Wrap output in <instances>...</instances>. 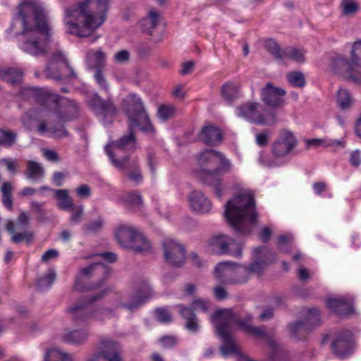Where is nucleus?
Instances as JSON below:
<instances>
[{"label":"nucleus","mask_w":361,"mask_h":361,"mask_svg":"<svg viewBox=\"0 0 361 361\" xmlns=\"http://www.w3.org/2000/svg\"><path fill=\"white\" fill-rule=\"evenodd\" d=\"M16 20L23 27L21 49L34 56L45 54L51 33L42 4L37 0L24 1L18 6Z\"/></svg>","instance_id":"f257e3e1"},{"label":"nucleus","mask_w":361,"mask_h":361,"mask_svg":"<svg viewBox=\"0 0 361 361\" xmlns=\"http://www.w3.org/2000/svg\"><path fill=\"white\" fill-rule=\"evenodd\" d=\"M109 0H83L66 10V32L81 37H88L106 20Z\"/></svg>","instance_id":"f03ea898"},{"label":"nucleus","mask_w":361,"mask_h":361,"mask_svg":"<svg viewBox=\"0 0 361 361\" xmlns=\"http://www.w3.org/2000/svg\"><path fill=\"white\" fill-rule=\"evenodd\" d=\"M224 214L237 235L250 234L259 219L254 195L251 191H240L225 204Z\"/></svg>","instance_id":"7ed1b4c3"},{"label":"nucleus","mask_w":361,"mask_h":361,"mask_svg":"<svg viewBox=\"0 0 361 361\" xmlns=\"http://www.w3.org/2000/svg\"><path fill=\"white\" fill-rule=\"evenodd\" d=\"M198 163L201 167L198 175L200 180L203 184L212 187L215 195L221 198L223 180L221 176L231 171V161L221 152L211 149L200 154Z\"/></svg>","instance_id":"20e7f679"},{"label":"nucleus","mask_w":361,"mask_h":361,"mask_svg":"<svg viewBox=\"0 0 361 361\" xmlns=\"http://www.w3.org/2000/svg\"><path fill=\"white\" fill-rule=\"evenodd\" d=\"M110 274V268L102 262H96L80 270L73 289L78 292L91 291L104 283Z\"/></svg>","instance_id":"39448f33"},{"label":"nucleus","mask_w":361,"mask_h":361,"mask_svg":"<svg viewBox=\"0 0 361 361\" xmlns=\"http://www.w3.org/2000/svg\"><path fill=\"white\" fill-rule=\"evenodd\" d=\"M130 128L128 124V133L120 139L113 142L111 145L105 146L106 153L108 154L111 163L119 169H123L128 162L130 154L137 148V140L135 128Z\"/></svg>","instance_id":"423d86ee"},{"label":"nucleus","mask_w":361,"mask_h":361,"mask_svg":"<svg viewBox=\"0 0 361 361\" xmlns=\"http://www.w3.org/2000/svg\"><path fill=\"white\" fill-rule=\"evenodd\" d=\"M122 109L128 117L130 128L140 126L144 133H154V128L149 119L143 102L135 93L127 95L122 102Z\"/></svg>","instance_id":"0eeeda50"},{"label":"nucleus","mask_w":361,"mask_h":361,"mask_svg":"<svg viewBox=\"0 0 361 361\" xmlns=\"http://www.w3.org/2000/svg\"><path fill=\"white\" fill-rule=\"evenodd\" d=\"M44 73L47 78L56 81H72L77 78V74L68 59L60 51L51 54Z\"/></svg>","instance_id":"6e6552de"},{"label":"nucleus","mask_w":361,"mask_h":361,"mask_svg":"<svg viewBox=\"0 0 361 361\" xmlns=\"http://www.w3.org/2000/svg\"><path fill=\"white\" fill-rule=\"evenodd\" d=\"M214 276L225 285L243 284L250 279L245 266L230 261L219 262L215 267Z\"/></svg>","instance_id":"1a4fd4ad"},{"label":"nucleus","mask_w":361,"mask_h":361,"mask_svg":"<svg viewBox=\"0 0 361 361\" xmlns=\"http://www.w3.org/2000/svg\"><path fill=\"white\" fill-rule=\"evenodd\" d=\"M236 114L255 124L272 126L276 123L275 113L257 102H248L238 106Z\"/></svg>","instance_id":"9d476101"},{"label":"nucleus","mask_w":361,"mask_h":361,"mask_svg":"<svg viewBox=\"0 0 361 361\" xmlns=\"http://www.w3.org/2000/svg\"><path fill=\"white\" fill-rule=\"evenodd\" d=\"M212 302L208 300L196 298L190 304V307L183 305H178L179 313L185 320V328L191 333H197L200 329L199 319L195 313V310H201L207 313L212 308Z\"/></svg>","instance_id":"9b49d317"},{"label":"nucleus","mask_w":361,"mask_h":361,"mask_svg":"<svg viewBox=\"0 0 361 361\" xmlns=\"http://www.w3.org/2000/svg\"><path fill=\"white\" fill-rule=\"evenodd\" d=\"M211 322L214 323L219 326H224V328L232 332L233 325L238 326L243 331L247 332L250 325L252 319L251 315H247L245 318H240L238 315L229 309H221L216 310L210 317Z\"/></svg>","instance_id":"f8f14e48"},{"label":"nucleus","mask_w":361,"mask_h":361,"mask_svg":"<svg viewBox=\"0 0 361 361\" xmlns=\"http://www.w3.org/2000/svg\"><path fill=\"white\" fill-rule=\"evenodd\" d=\"M320 324L319 310L315 307L308 310L307 315L304 319L295 321L289 324L288 327L292 337L298 340L305 339L315 326Z\"/></svg>","instance_id":"ddd939ff"},{"label":"nucleus","mask_w":361,"mask_h":361,"mask_svg":"<svg viewBox=\"0 0 361 361\" xmlns=\"http://www.w3.org/2000/svg\"><path fill=\"white\" fill-rule=\"evenodd\" d=\"M208 245L210 250L216 255H228L238 258L242 256L243 245L227 235H214L209 239Z\"/></svg>","instance_id":"4468645a"},{"label":"nucleus","mask_w":361,"mask_h":361,"mask_svg":"<svg viewBox=\"0 0 361 361\" xmlns=\"http://www.w3.org/2000/svg\"><path fill=\"white\" fill-rule=\"evenodd\" d=\"M109 291V289H104L94 295L84 297L78 301V304L70 307L67 312L71 314L74 322L78 324L85 322L93 315V311L90 305L105 297Z\"/></svg>","instance_id":"2eb2a0df"},{"label":"nucleus","mask_w":361,"mask_h":361,"mask_svg":"<svg viewBox=\"0 0 361 361\" xmlns=\"http://www.w3.org/2000/svg\"><path fill=\"white\" fill-rule=\"evenodd\" d=\"M90 108L101 117L104 123H111L117 114V109L111 99H103L98 94H94L88 102Z\"/></svg>","instance_id":"dca6fc26"},{"label":"nucleus","mask_w":361,"mask_h":361,"mask_svg":"<svg viewBox=\"0 0 361 361\" xmlns=\"http://www.w3.org/2000/svg\"><path fill=\"white\" fill-rule=\"evenodd\" d=\"M101 348L97 354L87 361H123L121 349L118 342L104 338L100 341Z\"/></svg>","instance_id":"f3484780"},{"label":"nucleus","mask_w":361,"mask_h":361,"mask_svg":"<svg viewBox=\"0 0 361 361\" xmlns=\"http://www.w3.org/2000/svg\"><path fill=\"white\" fill-rule=\"evenodd\" d=\"M165 260L174 267H181L185 261V250L183 245L173 240L163 241Z\"/></svg>","instance_id":"a211bd4d"},{"label":"nucleus","mask_w":361,"mask_h":361,"mask_svg":"<svg viewBox=\"0 0 361 361\" xmlns=\"http://www.w3.org/2000/svg\"><path fill=\"white\" fill-rule=\"evenodd\" d=\"M297 139L290 131L283 130L272 145V154L276 158L287 155L297 145Z\"/></svg>","instance_id":"6ab92c4d"},{"label":"nucleus","mask_w":361,"mask_h":361,"mask_svg":"<svg viewBox=\"0 0 361 361\" xmlns=\"http://www.w3.org/2000/svg\"><path fill=\"white\" fill-rule=\"evenodd\" d=\"M353 334L349 330L340 331L331 343V349L334 355L344 358L352 353Z\"/></svg>","instance_id":"aec40b11"},{"label":"nucleus","mask_w":361,"mask_h":361,"mask_svg":"<svg viewBox=\"0 0 361 361\" xmlns=\"http://www.w3.org/2000/svg\"><path fill=\"white\" fill-rule=\"evenodd\" d=\"M334 71L347 80L355 83L361 84V72L355 71L345 58L340 56L333 60L331 64Z\"/></svg>","instance_id":"412c9836"},{"label":"nucleus","mask_w":361,"mask_h":361,"mask_svg":"<svg viewBox=\"0 0 361 361\" xmlns=\"http://www.w3.org/2000/svg\"><path fill=\"white\" fill-rule=\"evenodd\" d=\"M56 116L59 121L66 123L80 116V106L73 100L62 98L57 102Z\"/></svg>","instance_id":"4be33fe9"},{"label":"nucleus","mask_w":361,"mask_h":361,"mask_svg":"<svg viewBox=\"0 0 361 361\" xmlns=\"http://www.w3.org/2000/svg\"><path fill=\"white\" fill-rule=\"evenodd\" d=\"M285 90L275 87L272 83L268 82L261 89V99L267 106L279 107L283 104V97L286 95Z\"/></svg>","instance_id":"5701e85b"},{"label":"nucleus","mask_w":361,"mask_h":361,"mask_svg":"<svg viewBox=\"0 0 361 361\" xmlns=\"http://www.w3.org/2000/svg\"><path fill=\"white\" fill-rule=\"evenodd\" d=\"M153 295L152 289L147 281H143L137 292L131 296L130 300L121 302L119 306L130 312L138 309L142 304Z\"/></svg>","instance_id":"b1692460"},{"label":"nucleus","mask_w":361,"mask_h":361,"mask_svg":"<svg viewBox=\"0 0 361 361\" xmlns=\"http://www.w3.org/2000/svg\"><path fill=\"white\" fill-rule=\"evenodd\" d=\"M267 251L266 247H255L253 250V262L246 267V269L248 271V275L250 276L251 274H260L262 273L263 270L265 268L266 264L269 261L272 262L275 260L274 255L269 252L272 256L271 259H264V253Z\"/></svg>","instance_id":"393cba45"},{"label":"nucleus","mask_w":361,"mask_h":361,"mask_svg":"<svg viewBox=\"0 0 361 361\" xmlns=\"http://www.w3.org/2000/svg\"><path fill=\"white\" fill-rule=\"evenodd\" d=\"M198 137L200 141L209 146H218L224 139L221 130L214 125L204 126Z\"/></svg>","instance_id":"a878e982"},{"label":"nucleus","mask_w":361,"mask_h":361,"mask_svg":"<svg viewBox=\"0 0 361 361\" xmlns=\"http://www.w3.org/2000/svg\"><path fill=\"white\" fill-rule=\"evenodd\" d=\"M190 207L193 211L200 214H207L212 209L210 200L200 190L192 191L188 196Z\"/></svg>","instance_id":"bb28decb"},{"label":"nucleus","mask_w":361,"mask_h":361,"mask_svg":"<svg viewBox=\"0 0 361 361\" xmlns=\"http://www.w3.org/2000/svg\"><path fill=\"white\" fill-rule=\"evenodd\" d=\"M326 304L332 312L340 316H348L354 312L351 300L345 298H329Z\"/></svg>","instance_id":"cd10ccee"},{"label":"nucleus","mask_w":361,"mask_h":361,"mask_svg":"<svg viewBox=\"0 0 361 361\" xmlns=\"http://www.w3.org/2000/svg\"><path fill=\"white\" fill-rule=\"evenodd\" d=\"M140 233L133 227L129 226H121L118 228L116 237L118 243L123 247L129 248L137 238Z\"/></svg>","instance_id":"c85d7f7f"},{"label":"nucleus","mask_w":361,"mask_h":361,"mask_svg":"<svg viewBox=\"0 0 361 361\" xmlns=\"http://www.w3.org/2000/svg\"><path fill=\"white\" fill-rule=\"evenodd\" d=\"M24 73L20 68H0V80L11 85H20L23 82Z\"/></svg>","instance_id":"c756f323"},{"label":"nucleus","mask_w":361,"mask_h":361,"mask_svg":"<svg viewBox=\"0 0 361 361\" xmlns=\"http://www.w3.org/2000/svg\"><path fill=\"white\" fill-rule=\"evenodd\" d=\"M161 16L154 9L149 11L148 14L140 21V26L142 30L151 35L154 30L160 22Z\"/></svg>","instance_id":"7c9ffc66"},{"label":"nucleus","mask_w":361,"mask_h":361,"mask_svg":"<svg viewBox=\"0 0 361 361\" xmlns=\"http://www.w3.org/2000/svg\"><path fill=\"white\" fill-rule=\"evenodd\" d=\"M25 175L28 180L39 181L44 178V170L37 162L35 161H28Z\"/></svg>","instance_id":"2f4dec72"},{"label":"nucleus","mask_w":361,"mask_h":361,"mask_svg":"<svg viewBox=\"0 0 361 361\" xmlns=\"http://www.w3.org/2000/svg\"><path fill=\"white\" fill-rule=\"evenodd\" d=\"M105 58L104 53L101 50L90 51L87 54V63L90 68L101 69L104 66Z\"/></svg>","instance_id":"473e14b6"},{"label":"nucleus","mask_w":361,"mask_h":361,"mask_svg":"<svg viewBox=\"0 0 361 361\" xmlns=\"http://www.w3.org/2000/svg\"><path fill=\"white\" fill-rule=\"evenodd\" d=\"M55 197L59 201L57 207L62 210H69L73 207V202L72 198L69 196L67 190H53Z\"/></svg>","instance_id":"72a5a7b5"},{"label":"nucleus","mask_w":361,"mask_h":361,"mask_svg":"<svg viewBox=\"0 0 361 361\" xmlns=\"http://www.w3.org/2000/svg\"><path fill=\"white\" fill-rule=\"evenodd\" d=\"M221 93L224 99L231 104L234 100L238 98V89L232 82L225 83L221 89Z\"/></svg>","instance_id":"f704fd0d"},{"label":"nucleus","mask_w":361,"mask_h":361,"mask_svg":"<svg viewBox=\"0 0 361 361\" xmlns=\"http://www.w3.org/2000/svg\"><path fill=\"white\" fill-rule=\"evenodd\" d=\"M88 334L85 331L75 330L66 334L63 341L74 345H80L87 338Z\"/></svg>","instance_id":"c9c22d12"},{"label":"nucleus","mask_w":361,"mask_h":361,"mask_svg":"<svg viewBox=\"0 0 361 361\" xmlns=\"http://www.w3.org/2000/svg\"><path fill=\"white\" fill-rule=\"evenodd\" d=\"M56 272L53 269H49L48 273L39 278L36 286L38 290L44 291L48 290L56 279Z\"/></svg>","instance_id":"e433bc0d"},{"label":"nucleus","mask_w":361,"mask_h":361,"mask_svg":"<svg viewBox=\"0 0 361 361\" xmlns=\"http://www.w3.org/2000/svg\"><path fill=\"white\" fill-rule=\"evenodd\" d=\"M45 361H73L72 355L63 353L57 348L47 351L44 356Z\"/></svg>","instance_id":"4c0bfd02"},{"label":"nucleus","mask_w":361,"mask_h":361,"mask_svg":"<svg viewBox=\"0 0 361 361\" xmlns=\"http://www.w3.org/2000/svg\"><path fill=\"white\" fill-rule=\"evenodd\" d=\"M129 248L133 249L136 253H143L150 250L151 244L147 239L140 233L136 241L135 240Z\"/></svg>","instance_id":"58836bf2"},{"label":"nucleus","mask_w":361,"mask_h":361,"mask_svg":"<svg viewBox=\"0 0 361 361\" xmlns=\"http://www.w3.org/2000/svg\"><path fill=\"white\" fill-rule=\"evenodd\" d=\"M265 49L276 60H283V51L280 46L272 39H267L264 43Z\"/></svg>","instance_id":"ea45409f"},{"label":"nucleus","mask_w":361,"mask_h":361,"mask_svg":"<svg viewBox=\"0 0 361 361\" xmlns=\"http://www.w3.org/2000/svg\"><path fill=\"white\" fill-rule=\"evenodd\" d=\"M283 60L290 59L297 62L302 63L305 61L303 53L293 47H288L283 49Z\"/></svg>","instance_id":"a19ab883"},{"label":"nucleus","mask_w":361,"mask_h":361,"mask_svg":"<svg viewBox=\"0 0 361 361\" xmlns=\"http://www.w3.org/2000/svg\"><path fill=\"white\" fill-rule=\"evenodd\" d=\"M288 82L295 87H303L305 85V78L300 71H291L287 74Z\"/></svg>","instance_id":"79ce46f5"},{"label":"nucleus","mask_w":361,"mask_h":361,"mask_svg":"<svg viewBox=\"0 0 361 361\" xmlns=\"http://www.w3.org/2000/svg\"><path fill=\"white\" fill-rule=\"evenodd\" d=\"M35 234L32 231H27L21 233H16L11 237V241L13 243L18 244L23 240L25 241L27 245H30L34 240Z\"/></svg>","instance_id":"37998d69"},{"label":"nucleus","mask_w":361,"mask_h":361,"mask_svg":"<svg viewBox=\"0 0 361 361\" xmlns=\"http://www.w3.org/2000/svg\"><path fill=\"white\" fill-rule=\"evenodd\" d=\"M64 123L59 121V119L56 118V121L49 126V131L57 138L67 137L68 136V133L65 128Z\"/></svg>","instance_id":"c03bdc74"},{"label":"nucleus","mask_w":361,"mask_h":361,"mask_svg":"<svg viewBox=\"0 0 361 361\" xmlns=\"http://www.w3.org/2000/svg\"><path fill=\"white\" fill-rule=\"evenodd\" d=\"M337 103L338 106L344 109L348 108L351 104V97L349 92L345 89H340L337 93Z\"/></svg>","instance_id":"a18cd8bd"},{"label":"nucleus","mask_w":361,"mask_h":361,"mask_svg":"<svg viewBox=\"0 0 361 361\" xmlns=\"http://www.w3.org/2000/svg\"><path fill=\"white\" fill-rule=\"evenodd\" d=\"M341 6L345 16L353 15L359 10V6L355 0H342Z\"/></svg>","instance_id":"49530a36"},{"label":"nucleus","mask_w":361,"mask_h":361,"mask_svg":"<svg viewBox=\"0 0 361 361\" xmlns=\"http://www.w3.org/2000/svg\"><path fill=\"white\" fill-rule=\"evenodd\" d=\"M350 60L353 65L361 68V40L354 42L352 47Z\"/></svg>","instance_id":"de8ad7c7"},{"label":"nucleus","mask_w":361,"mask_h":361,"mask_svg":"<svg viewBox=\"0 0 361 361\" xmlns=\"http://www.w3.org/2000/svg\"><path fill=\"white\" fill-rule=\"evenodd\" d=\"M306 145L307 147L314 146L317 147L319 145H324L325 147L333 146V145H343V142L341 140H332L327 141L326 139H319L314 138L311 140H307L306 141Z\"/></svg>","instance_id":"09e8293b"},{"label":"nucleus","mask_w":361,"mask_h":361,"mask_svg":"<svg viewBox=\"0 0 361 361\" xmlns=\"http://www.w3.org/2000/svg\"><path fill=\"white\" fill-rule=\"evenodd\" d=\"M175 113V108L170 105H161L158 109V116L163 121H166L171 118Z\"/></svg>","instance_id":"8fccbe9b"},{"label":"nucleus","mask_w":361,"mask_h":361,"mask_svg":"<svg viewBox=\"0 0 361 361\" xmlns=\"http://www.w3.org/2000/svg\"><path fill=\"white\" fill-rule=\"evenodd\" d=\"M0 135L2 137V145L8 147H11L17 138L16 133L4 129H0Z\"/></svg>","instance_id":"3c124183"},{"label":"nucleus","mask_w":361,"mask_h":361,"mask_svg":"<svg viewBox=\"0 0 361 361\" xmlns=\"http://www.w3.org/2000/svg\"><path fill=\"white\" fill-rule=\"evenodd\" d=\"M71 209L73 211V214L70 218V222L72 224H78L81 222L84 213V207L82 205H73Z\"/></svg>","instance_id":"603ef678"},{"label":"nucleus","mask_w":361,"mask_h":361,"mask_svg":"<svg viewBox=\"0 0 361 361\" xmlns=\"http://www.w3.org/2000/svg\"><path fill=\"white\" fill-rule=\"evenodd\" d=\"M124 200L130 206L140 207L142 204V199L140 194L130 192L126 194Z\"/></svg>","instance_id":"864d4df0"},{"label":"nucleus","mask_w":361,"mask_h":361,"mask_svg":"<svg viewBox=\"0 0 361 361\" xmlns=\"http://www.w3.org/2000/svg\"><path fill=\"white\" fill-rule=\"evenodd\" d=\"M154 313L157 319L161 323L166 324L172 321V316L171 313L164 308H157Z\"/></svg>","instance_id":"5fc2aeb1"},{"label":"nucleus","mask_w":361,"mask_h":361,"mask_svg":"<svg viewBox=\"0 0 361 361\" xmlns=\"http://www.w3.org/2000/svg\"><path fill=\"white\" fill-rule=\"evenodd\" d=\"M271 130L264 129L261 133L256 135V142L259 147H265L268 145L271 137Z\"/></svg>","instance_id":"6e6d98bb"},{"label":"nucleus","mask_w":361,"mask_h":361,"mask_svg":"<svg viewBox=\"0 0 361 361\" xmlns=\"http://www.w3.org/2000/svg\"><path fill=\"white\" fill-rule=\"evenodd\" d=\"M102 219L98 218L95 221L85 224L82 228L86 233L97 232L102 228Z\"/></svg>","instance_id":"4d7b16f0"},{"label":"nucleus","mask_w":361,"mask_h":361,"mask_svg":"<svg viewBox=\"0 0 361 361\" xmlns=\"http://www.w3.org/2000/svg\"><path fill=\"white\" fill-rule=\"evenodd\" d=\"M246 334L262 339H266L268 337L267 333L264 330L262 327L254 326H251Z\"/></svg>","instance_id":"13d9d810"},{"label":"nucleus","mask_w":361,"mask_h":361,"mask_svg":"<svg viewBox=\"0 0 361 361\" xmlns=\"http://www.w3.org/2000/svg\"><path fill=\"white\" fill-rule=\"evenodd\" d=\"M77 195L81 199H87L91 195V189L88 185L82 184L75 190Z\"/></svg>","instance_id":"bf43d9fd"},{"label":"nucleus","mask_w":361,"mask_h":361,"mask_svg":"<svg viewBox=\"0 0 361 361\" xmlns=\"http://www.w3.org/2000/svg\"><path fill=\"white\" fill-rule=\"evenodd\" d=\"M44 203L32 201L30 204L31 209L34 213L37 214V219L42 220L44 216V210L43 208Z\"/></svg>","instance_id":"052dcab7"},{"label":"nucleus","mask_w":361,"mask_h":361,"mask_svg":"<svg viewBox=\"0 0 361 361\" xmlns=\"http://www.w3.org/2000/svg\"><path fill=\"white\" fill-rule=\"evenodd\" d=\"M159 342L166 348L174 347L177 343V338L173 336H165L159 339Z\"/></svg>","instance_id":"680f3d73"},{"label":"nucleus","mask_w":361,"mask_h":361,"mask_svg":"<svg viewBox=\"0 0 361 361\" xmlns=\"http://www.w3.org/2000/svg\"><path fill=\"white\" fill-rule=\"evenodd\" d=\"M130 59V53L127 50H121L116 52L114 55V61L118 63H125Z\"/></svg>","instance_id":"e2e57ef3"},{"label":"nucleus","mask_w":361,"mask_h":361,"mask_svg":"<svg viewBox=\"0 0 361 361\" xmlns=\"http://www.w3.org/2000/svg\"><path fill=\"white\" fill-rule=\"evenodd\" d=\"M94 77L102 88L104 89L105 90L108 89V83L100 69L96 71Z\"/></svg>","instance_id":"0e129e2a"},{"label":"nucleus","mask_w":361,"mask_h":361,"mask_svg":"<svg viewBox=\"0 0 361 361\" xmlns=\"http://www.w3.org/2000/svg\"><path fill=\"white\" fill-rule=\"evenodd\" d=\"M214 294L215 298L219 300H223L228 298V293L224 288L221 286L214 287Z\"/></svg>","instance_id":"69168bd1"},{"label":"nucleus","mask_w":361,"mask_h":361,"mask_svg":"<svg viewBox=\"0 0 361 361\" xmlns=\"http://www.w3.org/2000/svg\"><path fill=\"white\" fill-rule=\"evenodd\" d=\"M350 163L353 166H358L361 164L360 152L357 149L350 154Z\"/></svg>","instance_id":"338daca9"},{"label":"nucleus","mask_w":361,"mask_h":361,"mask_svg":"<svg viewBox=\"0 0 361 361\" xmlns=\"http://www.w3.org/2000/svg\"><path fill=\"white\" fill-rule=\"evenodd\" d=\"M59 256V252L55 249H49L47 251H46L42 257V261L44 262H47L51 259H55Z\"/></svg>","instance_id":"774afa93"}]
</instances>
